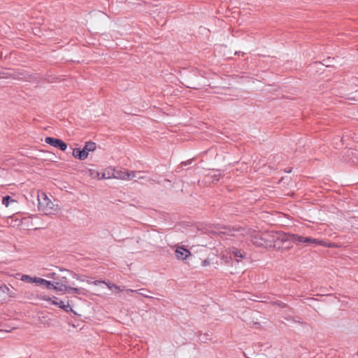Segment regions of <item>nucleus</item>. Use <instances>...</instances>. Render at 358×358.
<instances>
[{"label":"nucleus","mask_w":358,"mask_h":358,"mask_svg":"<svg viewBox=\"0 0 358 358\" xmlns=\"http://www.w3.org/2000/svg\"><path fill=\"white\" fill-rule=\"evenodd\" d=\"M48 278L54 279L53 283L55 287L53 289L65 293H75L77 294H85V289L83 288H76L68 285L69 280L66 276H59L56 273H50L48 275Z\"/></svg>","instance_id":"nucleus-1"},{"label":"nucleus","mask_w":358,"mask_h":358,"mask_svg":"<svg viewBox=\"0 0 358 358\" xmlns=\"http://www.w3.org/2000/svg\"><path fill=\"white\" fill-rule=\"evenodd\" d=\"M38 201V208L45 215L55 214L59 210L58 204H55L44 192H38L37 195Z\"/></svg>","instance_id":"nucleus-2"},{"label":"nucleus","mask_w":358,"mask_h":358,"mask_svg":"<svg viewBox=\"0 0 358 358\" xmlns=\"http://www.w3.org/2000/svg\"><path fill=\"white\" fill-rule=\"evenodd\" d=\"M96 146V143L92 141H87L85 143L84 148L80 150L79 148H75L73 150V156L80 160L85 159L90 152L95 150Z\"/></svg>","instance_id":"nucleus-3"},{"label":"nucleus","mask_w":358,"mask_h":358,"mask_svg":"<svg viewBox=\"0 0 358 358\" xmlns=\"http://www.w3.org/2000/svg\"><path fill=\"white\" fill-rule=\"evenodd\" d=\"M306 238L305 236H299L297 234H277L275 237L273 236V240L278 239L282 241H290L295 243H306Z\"/></svg>","instance_id":"nucleus-4"},{"label":"nucleus","mask_w":358,"mask_h":358,"mask_svg":"<svg viewBox=\"0 0 358 358\" xmlns=\"http://www.w3.org/2000/svg\"><path fill=\"white\" fill-rule=\"evenodd\" d=\"M45 142L55 148H59L62 151L66 150L67 148V144L59 138L46 137L45 138Z\"/></svg>","instance_id":"nucleus-5"},{"label":"nucleus","mask_w":358,"mask_h":358,"mask_svg":"<svg viewBox=\"0 0 358 358\" xmlns=\"http://www.w3.org/2000/svg\"><path fill=\"white\" fill-rule=\"evenodd\" d=\"M175 254L178 259L184 260L190 255V252L183 247H178Z\"/></svg>","instance_id":"nucleus-6"},{"label":"nucleus","mask_w":358,"mask_h":358,"mask_svg":"<svg viewBox=\"0 0 358 358\" xmlns=\"http://www.w3.org/2000/svg\"><path fill=\"white\" fill-rule=\"evenodd\" d=\"M230 253L234 257L237 262H240L241 259H244L246 255V253L243 250L236 248H231L230 249Z\"/></svg>","instance_id":"nucleus-7"},{"label":"nucleus","mask_w":358,"mask_h":358,"mask_svg":"<svg viewBox=\"0 0 358 358\" xmlns=\"http://www.w3.org/2000/svg\"><path fill=\"white\" fill-rule=\"evenodd\" d=\"M35 283L37 285H43L49 289H53V287H55L53 281H48L41 278H38V280H35Z\"/></svg>","instance_id":"nucleus-8"},{"label":"nucleus","mask_w":358,"mask_h":358,"mask_svg":"<svg viewBox=\"0 0 358 358\" xmlns=\"http://www.w3.org/2000/svg\"><path fill=\"white\" fill-rule=\"evenodd\" d=\"M127 173L124 174L126 176H115V178H120L122 180H132L134 178L137 177V175H139L141 172V171H128Z\"/></svg>","instance_id":"nucleus-9"},{"label":"nucleus","mask_w":358,"mask_h":358,"mask_svg":"<svg viewBox=\"0 0 358 358\" xmlns=\"http://www.w3.org/2000/svg\"><path fill=\"white\" fill-rule=\"evenodd\" d=\"M93 284L97 285L99 283H104L106 284L108 287L110 289H112V290H115V292H120L122 291V289H120V287L115 284H110V283H106L104 281H101V280H95L94 282H92Z\"/></svg>","instance_id":"nucleus-10"},{"label":"nucleus","mask_w":358,"mask_h":358,"mask_svg":"<svg viewBox=\"0 0 358 358\" xmlns=\"http://www.w3.org/2000/svg\"><path fill=\"white\" fill-rule=\"evenodd\" d=\"M306 243H311V244H315V245H325L324 242L322 241H320L319 239L313 238L310 237H306Z\"/></svg>","instance_id":"nucleus-11"},{"label":"nucleus","mask_w":358,"mask_h":358,"mask_svg":"<svg viewBox=\"0 0 358 358\" xmlns=\"http://www.w3.org/2000/svg\"><path fill=\"white\" fill-rule=\"evenodd\" d=\"M57 306H58L60 308L63 309L66 312H71L73 310L69 302L67 303V304H65L63 301H61L57 303Z\"/></svg>","instance_id":"nucleus-12"},{"label":"nucleus","mask_w":358,"mask_h":358,"mask_svg":"<svg viewBox=\"0 0 358 358\" xmlns=\"http://www.w3.org/2000/svg\"><path fill=\"white\" fill-rule=\"evenodd\" d=\"M21 280L24 282L35 283V280H38V277H31L28 275H22Z\"/></svg>","instance_id":"nucleus-13"},{"label":"nucleus","mask_w":358,"mask_h":358,"mask_svg":"<svg viewBox=\"0 0 358 358\" xmlns=\"http://www.w3.org/2000/svg\"><path fill=\"white\" fill-rule=\"evenodd\" d=\"M144 291H146V290L145 289H141L139 290H134V289H127V292H135V293H137L144 297L152 298V296L146 294L145 292H143Z\"/></svg>","instance_id":"nucleus-14"},{"label":"nucleus","mask_w":358,"mask_h":358,"mask_svg":"<svg viewBox=\"0 0 358 358\" xmlns=\"http://www.w3.org/2000/svg\"><path fill=\"white\" fill-rule=\"evenodd\" d=\"M10 201H15L10 196H6L2 199V203L6 207L8 206Z\"/></svg>","instance_id":"nucleus-15"},{"label":"nucleus","mask_w":358,"mask_h":358,"mask_svg":"<svg viewBox=\"0 0 358 358\" xmlns=\"http://www.w3.org/2000/svg\"><path fill=\"white\" fill-rule=\"evenodd\" d=\"M57 298L55 297V296H53V299H52L50 297H44V300H46L48 301H50L52 304L53 305H57Z\"/></svg>","instance_id":"nucleus-16"},{"label":"nucleus","mask_w":358,"mask_h":358,"mask_svg":"<svg viewBox=\"0 0 358 358\" xmlns=\"http://www.w3.org/2000/svg\"><path fill=\"white\" fill-rule=\"evenodd\" d=\"M331 57H328L326 59H324L322 62V64L327 67L332 66L331 63Z\"/></svg>","instance_id":"nucleus-17"},{"label":"nucleus","mask_w":358,"mask_h":358,"mask_svg":"<svg viewBox=\"0 0 358 358\" xmlns=\"http://www.w3.org/2000/svg\"><path fill=\"white\" fill-rule=\"evenodd\" d=\"M192 162V159H189L186 162H182L180 164V166H181V168H183L184 166H186L187 165L190 164Z\"/></svg>","instance_id":"nucleus-18"},{"label":"nucleus","mask_w":358,"mask_h":358,"mask_svg":"<svg viewBox=\"0 0 358 358\" xmlns=\"http://www.w3.org/2000/svg\"><path fill=\"white\" fill-rule=\"evenodd\" d=\"M90 172L91 176H94V175L95 174L96 177H99L100 175V173L99 172L93 171V170H90Z\"/></svg>","instance_id":"nucleus-19"},{"label":"nucleus","mask_w":358,"mask_h":358,"mask_svg":"<svg viewBox=\"0 0 358 358\" xmlns=\"http://www.w3.org/2000/svg\"><path fill=\"white\" fill-rule=\"evenodd\" d=\"M73 278H75L78 280L84 281V279L83 278L82 276H79V275H76V273H73Z\"/></svg>","instance_id":"nucleus-20"},{"label":"nucleus","mask_w":358,"mask_h":358,"mask_svg":"<svg viewBox=\"0 0 358 358\" xmlns=\"http://www.w3.org/2000/svg\"><path fill=\"white\" fill-rule=\"evenodd\" d=\"M210 264V261L208 259H205L202 262V266H206Z\"/></svg>","instance_id":"nucleus-21"},{"label":"nucleus","mask_w":358,"mask_h":358,"mask_svg":"<svg viewBox=\"0 0 358 358\" xmlns=\"http://www.w3.org/2000/svg\"><path fill=\"white\" fill-rule=\"evenodd\" d=\"M97 178H98L99 179H106V178H110V176H106V173H103L101 174V177H99H99H97Z\"/></svg>","instance_id":"nucleus-22"},{"label":"nucleus","mask_w":358,"mask_h":358,"mask_svg":"<svg viewBox=\"0 0 358 358\" xmlns=\"http://www.w3.org/2000/svg\"><path fill=\"white\" fill-rule=\"evenodd\" d=\"M127 173V171H119V172H117V176H125L124 174Z\"/></svg>","instance_id":"nucleus-23"},{"label":"nucleus","mask_w":358,"mask_h":358,"mask_svg":"<svg viewBox=\"0 0 358 358\" xmlns=\"http://www.w3.org/2000/svg\"><path fill=\"white\" fill-rule=\"evenodd\" d=\"M348 152H350L349 155H356L357 151V150H348Z\"/></svg>","instance_id":"nucleus-24"},{"label":"nucleus","mask_w":358,"mask_h":358,"mask_svg":"<svg viewBox=\"0 0 358 358\" xmlns=\"http://www.w3.org/2000/svg\"><path fill=\"white\" fill-rule=\"evenodd\" d=\"M136 178H137L138 180L143 179V178H144V177H143V176H138V175H137V177H136Z\"/></svg>","instance_id":"nucleus-25"},{"label":"nucleus","mask_w":358,"mask_h":358,"mask_svg":"<svg viewBox=\"0 0 358 358\" xmlns=\"http://www.w3.org/2000/svg\"><path fill=\"white\" fill-rule=\"evenodd\" d=\"M357 159H358V157H357Z\"/></svg>","instance_id":"nucleus-26"}]
</instances>
